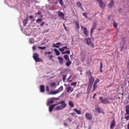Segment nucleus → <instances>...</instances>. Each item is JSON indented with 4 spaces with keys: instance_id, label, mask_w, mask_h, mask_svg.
I'll return each mask as SVG.
<instances>
[{
    "instance_id": "12",
    "label": "nucleus",
    "mask_w": 129,
    "mask_h": 129,
    "mask_svg": "<svg viewBox=\"0 0 129 129\" xmlns=\"http://www.w3.org/2000/svg\"><path fill=\"white\" fill-rule=\"evenodd\" d=\"M57 14L59 16L61 17L63 19H64V15L63 13L60 11H58L57 12Z\"/></svg>"
},
{
    "instance_id": "40",
    "label": "nucleus",
    "mask_w": 129,
    "mask_h": 129,
    "mask_svg": "<svg viewBox=\"0 0 129 129\" xmlns=\"http://www.w3.org/2000/svg\"><path fill=\"white\" fill-rule=\"evenodd\" d=\"M71 89V88L70 87H68L67 88V92H69Z\"/></svg>"
},
{
    "instance_id": "19",
    "label": "nucleus",
    "mask_w": 129,
    "mask_h": 129,
    "mask_svg": "<svg viewBox=\"0 0 129 129\" xmlns=\"http://www.w3.org/2000/svg\"><path fill=\"white\" fill-rule=\"evenodd\" d=\"M69 106L71 107H74V103L72 101H70L69 103Z\"/></svg>"
},
{
    "instance_id": "1",
    "label": "nucleus",
    "mask_w": 129,
    "mask_h": 129,
    "mask_svg": "<svg viewBox=\"0 0 129 129\" xmlns=\"http://www.w3.org/2000/svg\"><path fill=\"white\" fill-rule=\"evenodd\" d=\"M56 104L57 105V106L59 104H61V105L57 106L55 108L54 111H58L59 110H62L66 107L67 105V104L64 101H62L58 102Z\"/></svg>"
},
{
    "instance_id": "25",
    "label": "nucleus",
    "mask_w": 129,
    "mask_h": 129,
    "mask_svg": "<svg viewBox=\"0 0 129 129\" xmlns=\"http://www.w3.org/2000/svg\"><path fill=\"white\" fill-rule=\"evenodd\" d=\"M54 51L55 52L56 55H59V52L57 49H54Z\"/></svg>"
},
{
    "instance_id": "51",
    "label": "nucleus",
    "mask_w": 129,
    "mask_h": 129,
    "mask_svg": "<svg viewBox=\"0 0 129 129\" xmlns=\"http://www.w3.org/2000/svg\"><path fill=\"white\" fill-rule=\"evenodd\" d=\"M32 49L34 51L36 49V47L35 46H33L32 47Z\"/></svg>"
},
{
    "instance_id": "52",
    "label": "nucleus",
    "mask_w": 129,
    "mask_h": 129,
    "mask_svg": "<svg viewBox=\"0 0 129 129\" xmlns=\"http://www.w3.org/2000/svg\"><path fill=\"white\" fill-rule=\"evenodd\" d=\"M44 24H45L44 22H42L41 24V26H43L44 25Z\"/></svg>"
},
{
    "instance_id": "58",
    "label": "nucleus",
    "mask_w": 129,
    "mask_h": 129,
    "mask_svg": "<svg viewBox=\"0 0 129 129\" xmlns=\"http://www.w3.org/2000/svg\"><path fill=\"white\" fill-rule=\"evenodd\" d=\"M29 18L30 19H32L33 18V16H29Z\"/></svg>"
},
{
    "instance_id": "16",
    "label": "nucleus",
    "mask_w": 129,
    "mask_h": 129,
    "mask_svg": "<svg viewBox=\"0 0 129 129\" xmlns=\"http://www.w3.org/2000/svg\"><path fill=\"white\" fill-rule=\"evenodd\" d=\"M95 110L99 113H101L100 108L98 106H96L95 107Z\"/></svg>"
},
{
    "instance_id": "27",
    "label": "nucleus",
    "mask_w": 129,
    "mask_h": 129,
    "mask_svg": "<svg viewBox=\"0 0 129 129\" xmlns=\"http://www.w3.org/2000/svg\"><path fill=\"white\" fill-rule=\"evenodd\" d=\"M86 75L91 76H92L91 73L90 71H88L86 72Z\"/></svg>"
},
{
    "instance_id": "24",
    "label": "nucleus",
    "mask_w": 129,
    "mask_h": 129,
    "mask_svg": "<svg viewBox=\"0 0 129 129\" xmlns=\"http://www.w3.org/2000/svg\"><path fill=\"white\" fill-rule=\"evenodd\" d=\"M68 62H67L66 64V65L68 66L69 67L70 66V65L71 64L72 62L70 60L69 61H68Z\"/></svg>"
},
{
    "instance_id": "26",
    "label": "nucleus",
    "mask_w": 129,
    "mask_h": 129,
    "mask_svg": "<svg viewBox=\"0 0 129 129\" xmlns=\"http://www.w3.org/2000/svg\"><path fill=\"white\" fill-rule=\"evenodd\" d=\"M97 88V84H93V90H92V91L95 90L96 88Z\"/></svg>"
},
{
    "instance_id": "62",
    "label": "nucleus",
    "mask_w": 129,
    "mask_h": 129,
    "mask_svg": "<svg viewBox=\"0 0 129 129\" xmlns=\"http://www.w3.org/2000/svg\"><path fill=\"white\" fill-rule=\"evenodd\" d=\"M71 77V76H70L68 78V79H67V80H69L70 79V78Z\"/></svg>"
},
{
    "instance_id": "9",
    "label": "nucleus",
    "mask_w": 129,
    "mask_h": 129,
    "mask_svg": "<svg viewBox=\"0 0 129 129\" xmlns=\"http://www.w3.org/2000/svg\"><path fill=\"white\" fill-rule=\"evenodd\" d=\"M57 59L59 61V63L60 64H62L63 63V59L62 57L59 56L58 57Z\"/></svg>"
},
{
    "instance_id": "46",
    "label": "nucleus",
    "mask_w": 129,
    "mask_h": 129,
    "mask_svg": "<svg viewBox=\"0 0 129 129\" xmlns=\"http://www.w3.org/2000/svg\"><path fill=\"white\" fill-rule=\"evenodd\" d=\"M53 47H56V48H59L60 47L59 46L56 45L55 44H53Z\"/></svg>"
},
{
    "instance_id": "56",
    "label": "nucleus",
    "mask_w": 129,
    "mask_h": 129,
    "mask_svg": "<svg viewBox=\"0 0 129 129\" xmlns=\"http://www.w3.org/2000/svg\"><path fill=\"white\" fill-rule=\"evenodd\" d=\"M97 1L98 3L99 4L101 2H102V0H96Z\"/></svg>"
},
{
    "instance_id": "30",
    "label": "nucleus",
    "mask_w": 129,
    "mask_h": 129,
    "mask_svg": "<svg viewBox=\"0 0 129 129\" xmlns=\"http://www.w3.org/2000/svg\"><path fill=\"white\" fill-rule=\"evenodd\" d=\"M76 5L77 6L79 7H81V4L79 2H78L77 3Z\"/></svg>"
},
{
    "instance_id": "20",
    "label": "nucleus",
    "mask_w": 129,
    "mask_h": 129,
    "mask_svg": "<svg viewBox=\"0 0 129 129\" xmlns=\"http://www.w3.org/2000/svg\"><path fill=\"white\" fill-rule=\"evenodd\" d=\"M63 90V87L62 86H61L60 87L57 89V91L58 92V93L59 92L62 91Z\"/></svg>"
},
{
    "instance_id": "53",
    "label": "nucleus",
    "mask_w": 129,
    "mask_h": 129,
    "mask_svg": "<svg viewBox=\"0 0 129 129\" xmlns=\"http://www.w3.org/2000/svg\"><path fill=\"white\" fill-rule=\"evenodd\" d=\"M63 124L65 126H68V124H67V123L65 122H64Z\"/></svg>"
},
{
    "instance_id": "55",
    "label": "nucleus",
    "mask_w": 129,
    "mask_h": 129,
    "mask_svg": "<svg viewBox=\"0 0 129 129\" xmlns=\"http://www.w3.org/2000/svg\"><path fill=\"white\" fill-rule=\"evenodd\" d=\"M67 120H69V122H71L72 121V119H71L70 118H68L67 119Z\"/></svg>"
},
{
    "instance_id": "50",
    "label": "nucleus",
    "mask_w": 129,
    "mask_h": 129,
    "mask_svg": "<svg viewBox=\"0 0 129 129\" xmlns=\"http://www.w3.org/2000/svg\"><path fill=\"white\" fill-rule=\"evenodd\" d=\"M62 48L64 49H67L68 50H69V49L68 48L67 46H66L64 47H63Z\"/></svg>"
},
{
    "instance_id": "36",
    "label": "nucleus",
    "mask_w": 129,
    "mask_h": 129,
    "mask_svg": "<svg viewBox=\"0 0 129 129\" xmlns=\"http://www.w3.org/2000/svg\"><path fill=\"white\" fill-rule=\"evenodd\" d=\"M66 75H63V76L62 79L63 80V82H64L65 81L66 78Z\"/></svg>"
},
{
    "instance_id": "54",
    "label": "nucleus",
    "mask_w": 129,
    "mask_h": 129,
    "mask_svg": "<svg viewBox=\"0 0 129 129\" xmlns=\"http://www.w3.org/2000/svg\"><path fill=\"white\" fill-rule=\"evenodd\" d=\"M70 114H71V115L72 116H73L75 114V113H70Z\"/></svg>"
},
{
    "instance_id": "63",
    "label": "nucleus",
    "mask_w": 129,
    "mask_h": 129,
    "mask_svg": "<svg viewBox=\"0 0 129 129\" xmlns=\"http://www.w3.org/2000/svg\"><path fill=\"white\" fill-rule=\"evenodd\" d=\"M63 26H64V28L66 30V26H65L64 24H63Z\"/></svg>"
},
{
    "instance_id": "39",
    "label": "nucleus",
    "mask_w": 129,
    "mask_h": 129,
    "mask_svg": "<svg viewBox=\"0 0 129 129\" xmlns=\"http://www.w3.org/2000/svg\"><path fill=\"white\" fill-rule=\"evenodd\" d=\"M42 19L40 18H38L36 20V21L37 22H42Z\"/></svg>"
},
{
    "instance_id": "48",
    "label": "nucleus",
    "mask_w": 129,
    "mask_h": 129,
    "mask_svg": "<svg viewBox=\"0 0 129 129\" xmlns=\"http://www.w3.org/2000/svg\"><path fill=\"white\" fill-rule=\"evenodd\" d=\"M129 118V115L127 116L125 118V119L126 120H128Z\"/></svg>"
},
{
    "instance_id": "61",
    "label": "nucleus",
    "mask_w": 129,
    "mask_h": 129,
    "mask_svg": "<svg viewBox=\"0 0 129 129\" xmlns=\"http://www.w3.org/2000/svg\"><path fill=\"white\" fill-rule=\"evenodd\" d=\"M60 44V43H56V44L57 45H59Z\"/></svg>"
},
{
    "instance_id": "44",
    "label": "nucleus",
    "mask_w": 129,
    "mask_h": 129,
    "mask_svg": "<svg viewBox=\"0 0 129 129\" xmlns=\"http://www.w3.org/2000/svg\"><path fill=\"white\" fill-rule=\"evenodd\" d=\"M54 56L52 55H51L50 56H49V59L51 60H52V58Z\"/></svg>"
},
{
    "instance_id": "33",
    "label": "nucleus",
    "mask_w": 129,
    "mask_h": 129,
    "mask_svg": "<svg viewBox=\"0 0 129 129\" xmlns=\"http://www.w3.org/2000/svg\"><path fill=\"white\" fill-rule=\"evenodd\" d=\"M55 85L56 84L55 83H51L50 84V86L52 87H54Z\"/></svg>"
},
{
    "instance_id": "18",
    "label": "nucleus",
    "mask_w": 129,
    "mask_h": 129,
    "mask_svg": "<svg viewBox=\"0 0 129 129\" xmlns=\"http://www.w3.org/2000/svg\"><path fill=\"white\" fill-rule=\"evenodd\" d=\"M73 110L78 114H80L81 113V111L80 110H78L76 108L74 109Z\"/></svg>"
},
{
    "instance_id": "11",
    "label": "nucleus",
    "mask_w": 129,
    "mask_h": 129,
    "mask_svg": "<svg viewBox=\"0 0 129 129\" xmlns=\"http://www.w3.org/2000/svg\"><path fill=\"white\" fill-rule=\"evenodd\" d=\"M57 106V105L56 104H54L53 105L51 106L49 108V112H51L52 111L53 109L55 107Z\"/></svg>"
},
{
    "instance_id": "17",
    "label": "nucleus",
    "mask_w": 129,
    "mask_h": 129,
    "mask_svg": "<svg viewBox=\"0 0 129 129\" xmlns=\"http://www.w3.org/2000/svg\"><path fill=\"white\" fill-rule=\"evenodd\" d=\"M126 114L129 115V105H127L126 106Z\"/></svg>"
},
{
    "instance_id": "35",
    "label": "nucleus",
    "mask_w": 129,
    "mask_h": 129,
    "mask_svg": "<svg viewBox=\"0 0 129 129\" xmlns=\"http://www.w3.org/2000/svg\"><path fill=\"white\" fill-rule=\"evenodd\" d=\"M77 84V82H73L71 83V85L75 87Z\"/></svg>"
},
{
    "instance_id": "7",
    "label": "nucleus",
    "mask_w": 129,
    "mask_h": 129,
    "mask_svg": "<svg viewBox=\"0 0 129 129\" xmlns=\"http://www.w3.org/2000/svg\"><path fill=\"white\" fill-rule=\"evenodd\" d=\"M82 30L84 32V34L87 36L88 34V32L87 30V28L85 27L81 26Z\"/></svg>"
},
{
    "instance_id": "6",
    "label": "nucleus",
    "mask_w": 129,
    "mask_h": 129,
    "mask_svg": "<svg viewBox=\"0 0 129 129\" xmlns=\"http://www.w3.org/2000/svg\"><path fill=\"white\" fill-rule=\"evenodd\" d=\"M85 116L87 119L89 120H91L92 116L90 114L86 112Z\"/></svg>"
},
{
    "instance_id": "13",
    "label": "nucleus",
    "mask_w": 129,
    "mask_h": 129,
    "mask_svg": "<svg viewBox=\"0 0 129 129\" xmlns=\"http://www.w3.org/2000/svg\"><path fill=\"white\" fill-rule=\"evenodd\" d=\"M28 18H27L26 19H24L23 20V21L22 23L24 26H26L27 24L28 23Z\"/></svg>"
},
{
    "instance_id": "2",
    "label": "nucleus",
    "mask_w": 129,
    "mask_h": 129,
    "mask_svg": "<svg viewBox=\"0 0 129 129\" xmlns=\"http://www.w3.org/2000/svg\"><path fill=\"white\" fill-rule=\"evenodd\" d=\"M39 55L36 53H35L33 54V57L36 62H42L43 60L39 57Z\"/></svg>"
},
{
    "instance_id": "47",
    "label": "nucleus",
    "mask_w": 129,
    "mask_h": 129,
    "mask_svg": "<svg viewBox=\"0 0 129 129\" xmlns=\"http://www.w3.org/2000/svg\"><path fill=\"white\" fill-rule=\"evenodd\" d=\"M46 90L48 91L49 92V87L48 86H47L46 87Z\"/></svg>"
},
{
    "instance_id": "31",
    "label": "nucleus",
    "mask_w": 129,
    "mask_h": 129,
    "mask_svg": "<svg viewBox=\"0 0 129 129\" xmlns=\"http://www.w3.org/2000/svg\"><path fill=\"white\" fill-rule=\"evenodd\" d=\"M113 25L114 27L116 28L117 26V24L116 22L114 21L113 23Z\"/></svg>"
},
{
    "instance_id": "3",
    "label": "nucleus",
    "mask_w": 129,
    "mask_h": 129,
    "mask_svg": "<svg viewBox=\"0 0 129 129\" xmlns=\"http://www.w3.org/2000/svg\"><path fill=\"white\" fill-rule=\"evenodd\" d=\"M86 44L93 48L94 47V44L91 42V39L90 38H88L87 39Z\"/></svg>"
},
{
    "instance_id": "8",
    "label": "nucleus",
    "mask_w": 129,
    "mask_h": 129,
    "mask_svg": "<svg viewBox=\"0 0 129 129\" xmlns=\"http://www.w3.org/2000/svg\"><path fill=\"white\" fill-rule=\"evenodd\" d=\"M115 121L114 119H113L111 122V124L110 126V128L112 129L115 126Z\"/></svg>"
},
{
    "instance_id": "38",
    "label": "nucleus",
    "mask_w": 129,
    "mask_h": 129,
    "mask_svg": "<svg viewBox=\"0 0 129 129\" xmlns=\"http://www.w3.org/2000/svg\"><path fill=\"white\" fill-rule=\"evenodd\" d=\"M66 53H68L69 54H70V51L69 50L67 51L66 52H63L62 53V54H65Z\"/></svg>"
},
{
    "instance_id": "49",
    "label": "nucleus",
    "mask_w": 129,
    "mask_h": 129,
    "mask_svg": "<svg viewBox=\"0 0 129 129\" xmlns=\"http://www.w3.org/2000/svg\"><path fill=\"white\" fill-rule=\"evenodd\" d=\"M51 53V51H49L48 52H46L45 53V55H46L47 54H50Z\"/></svg>"
},
{
    "instance_id": "43",
    "label": "nucleus",
    "mask_w": 129,
    "mask_h": 129,
    "mask_svg": "<svg viewBox=\"0 0 129 129\" xmlns=\"http://www.w3.org/2000/svg\"><path fill=\"white\" fill-rule=\"evenodd\" d=\"M46 47H39V48L40 49H46Z\"/></svg>"
},
{
    "instance_id": "21",
    "label": "nucleus",
    "mask_w": 129,
    "mask_h": 129,
    "mask_svg": "<svg viewBox=\"0 0 129 129\" xmlns=\"http://www.w3.org/2000/svg\"><path fill=\"white\" fill-rule=\"evenodd\" d=\"M63 57L65 59L67 60V61H69V60H69V56L68 55H64V56Z\"/></svg>"
},
{
    "instance_id": "29",
    "label": "nucleus",
    "mask_w": 129,
    "mask_h": 129,
    "mask_svg": "<svg viewBox=\"0 0 129 129\" xmlns=\"http://www.w3.org/2000/svg\"><path fill=\"white\" fill-rule=\"evenodd\" d=\"M57 93H58V92L57 91H54L52 92H50L49 93V94H55Z\"/></svg>"
},
{
    "instance_id": "37",
    "label": "nucleus",
    "mask_w": 129,
    "mask_h": 129,
    "mask_svg": "<svg viewBox=\"0 0 129 129\" xmlns=\"http://www.w3.org/2000/svg\"><path fill=\"white\" fill-rule=\"evenodd\" d=\"M61 6H62L63 5V3L62 0H58Z\"/></svg>"
},
{
    "instance_id": "45",
    "label": "nucleus",
    "mask_w": 129,
    "mask_h": 129,
    "mask_svg": "<svg viewBox=\"0 0 129 129\" xmlns=\"http://www.w3.org/2000/svg\"><path fill=\"white\" fill-rule=\"evenodd\" d=\"M59 50L61 52H63V51H64V50L63 48H59Z\"/></svg>"
},
{
    "instance_id": "23",
    "label": "nucleus",
    "mask_w": 129,
    "mask_h": 129,
    "mask_svg": "<svg viewBox=\"0 0 129 129\" xmlns=\"http://www.w3.org/2000/svg\"><path fill=\"white\" fill-rule=\"evenodd\" d=\"M53 103V101L52 100H49L47 101V105L48 106L50 105V104L52 103Z\"/></svg>"
},
{
    "instance_id": "4",
    "label": "nucleus",
    "mask_w": 129,
    "mask_h": 129,
    "mask_svg": "<svg viewBox=\"0 0 129 129\" xmlns=\"http://www.w3.org/2000/svg\"><path fill=\"white\" fill-rule=\"evenodd\" d=\"M99 99L102 103L104 104H107L110 103L109 101L106 98L104 99L102 98V97H101L99 98Z\"/></svg>"
},
{
    "instance_id": "5",
    "label": "nucleus",
    "mask_w": 129,
    "mask_h": 129,
    "mask_svg": "<svg viewBox=\"0 0 129 129\" xmlns=\"http://www.w3.org/2000/svg\"><path fill=\"white\" fill-rule=\"evenodd\" d=\"M94 80V78L92 76H91L90 77L89 79V85H90L91 87H92V84H93Z\"/></svg>"
},
{
    "instance_id": "60",
    "label": "nucleus",
    "mask_w": 129,
    "mask_h": 129,
    "mask_svg": "<svg viewBox=\"0 0 129 129\" xmlns=\"http://www.w3.org/2000/svg\"><path fill=\"white\" fill-rule=\"evenodd\" d=\"M127 126V129H129V123H128Z\"/></svg>"
},
{
    "instance_id": "10",
    "label": "nucleus",
    "mask_w": 129,
    "mask_h": 129,
    "mask_svg": "<svg viewBox=\"0 0 129 129\" xmlns=\"http://www.w3.org/2000/svg\"><path fill=\"white\" fill-rule=\"evenodd\" d=\"M114 5V2L112 0L111 1L110 3L108 5V7L109 8L113 7Z\"/></svg>"
},
{
    "instance_id": "32",
    "label": "nucleus",
    "mask_w": 129,
    "mask_h": 129,
    "mask_svg": "<svg viewBox=\"0 0 129 129\" xmlns=\"http://www.w3.org/2000/svg\"><path fill=\"white\" fill-rule=\"evenodd\" d=\"M95 27H92V28L91 29V30L90 31V34L91 35L92 34L93 32V30L95 29Z\"/></svg>"
},
{
    "instance_id": "64",
    "label": "nucleus",
    "mask_w": 129,
    "mask_h": 129,
    "mask_svg": "<svg viewBox=\"0 0 129 129\" xmlns=\"http://www.w3.org/2000/svg\"><path fill=\"white\" fill-rule=\"evenodd\" d=\"M72 80H70L69 81V82H72Z\"/></svg>"
},
{
    "instance_id": "14",
    "label": "nucleus",
    "mask_w": 129,
    "mask_h": 129,
    "mask_svg": "<svg viewBox=\"0 0 129 129\" xmlns=\"http://www.w3.org/2000/svg\"><path fill=\"white\" fill-rule=\"evenodd\" d=\"M99 4L100 7L101 8H103L105 7V4L103 1L99 3Z\"/></svg>"
},
{
    "instance_id": "15",
    "label": "nucleus",
    "mask_w": 129,
    "mask_h": 129,
    "mask_svg": "<svg viewBox=\"0 0 129 129\" xmlns=\"http://www.w3.org/2000/svg\"><path fill=\"white\" fill-rule=\"evenodd\" d=\"M40 91L41 92H44L45 91V87L43 85H42L40 86Z\"/></svg>"
},
{
    "instance_id": "34",
    "label": "nucleus",
    "mask_w": 129,
    "mask_h": 129,
    "mask_svg": "<svg viewBox=\"0 0 129 129\" xmlns=\"http://www.w3.org/2000/svg\"><path fill=\"white\" fill-rule=\"evenodd\" d=\"M87 14L86 13H84L82 14V15L83 16L86 18H88V17L87 16Z\"/></svg>"
},
{
    "instance_id": "22",
    "label": "nucleus",
    "mask_w": 129,
    "mask_h": 129,
    "mask_svg": "<svg viewBox=\"0 0 129 129\" xmlns=\"http://www.w3.org/2000/svg\"><path fill=\"white\" fill-rule=\"evenodd\" d=\"M103 67V64L102 62H100V71L101 72H103L102 70V69Z\"/></svg>"
},
{
    "instance_id": "59",
    "label": "nucleus",
    "mask_w": 129,
    "mask_h": 129,
    "mask_svg": "<svg viewBox=\"0 0 129 129\" xmlns=\"http://www.w3.org/2000/svg\"><path fill=\"white\" fill-rule=\"evenodd\" d=\"M96 95V93H95L93 96V99H94V98H95V96Z\"/></svg>"
},
{
    "instance_id": "41",
    "label": "nucleus",
    "mask_w": 129,
    "mask_h": 129,
    "mask_svg": "<svg viewBox=\"0 0 129 129\" xmlns=\"http://www.w3.org/2000/svg\"><path fill=\"white\" fill-rule=\"evenodd\" d=\"M97 23L96 22H94L93 23V25L92 26V27H96V25Z\"/></svg>"
},
{
    "instance_id": "28",
    "label": "nucleus",
    "mask_w": 129,
    "mask_h": 129,
    "mask_svg": "<svg viewBox=\"0 0 129 129\" xmlns=\"http://www.w3.org/2000/svg\"><path fill=\"white\" fill-rule=\"evenodd\" d=\"M75 23L76 25V27L78 29H79V22H78L76 21L75 22Z\"/></svg>"
},
{
    "instance_id": "57",
    "label": "nucleus",
    "mask_w": 129,
    "mask_h": 129,
    "mask_svg": "<svg viewBox=\"0 0 129 129\" xmlns=\"http://www.w3.org/2000/svg\"><path fill=\"white\" fill-rule=\"evenodd\" d=\"M37 14L38 15H40L41 14V12L40 11H39L37 12Z\"/></svg>"
},
{
    "instance_id": "42",
    "label": "nucleus",
    "mask_w": 129,
    "mask_h": 129,
    "mask_svg": "<svg viewBox=\"0 0 129 129\" xmlns=\"http://www.w3.org/2000/svg\"><path fill=\"white\" fill-rule=\"evenodd\" d=\"M99 80L98 79H96L95 81L94 84H96L97 83H98L99 82Z\"/></svg>"
}]
</instances>
